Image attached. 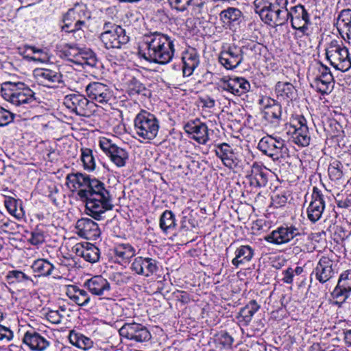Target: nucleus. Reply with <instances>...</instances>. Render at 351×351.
I'll return each mask as SVG.
<instances>
[{
	"instance_id": "1",
	"label": "nucleus",
	"mask_w": 351,
	"mask_h": 351,
	"mask_svg": "<svg viewBox=\"0 0 351 351\" xmlns=\"http://www.w3.org/2000/svg\"><path fill=\"white\" fill-rule=\"evenodd\" d=\"M288 0H254V12L267 25H283L290 21L293 29L304 36L312 33L310 14L304 5H296L287 9Z\"/></svg>"
},
{
	"instance_id": "2",
	"label": "nucleus",
	"mask_w": 351,
	"mask_h": 351,
	"mask_svg": "<svg viewBox=\"0 0 351 351\" xmlns=\"http://www.w3.org/2000/svg\"><path fill=\"white\" fill-rule=\"evenodd\" d=\"M66 180L71 191H76L79 198L86 202V213L95 219L101 220L102 214L114 208L109 191L98 179L76 173L68 174Z\"/></svg>"
},
{
	"instance_id": "3",
	"label": "nucleus",
	"mask_w": 351,
	"mask_h": 351,
	"mask_svg": "<svg viewBox=\"0 0 351 351\" xmlns=\"http://www.w3.org/2000/svg\"><path fill=\"white\" fill-rule=\"evenodd\" d=\"M173 40L162 33L155 32L143 36L138 47V54L149 62L160 64L169 63L174 56Z\"/></svg>"
},
{
	"instance_id": "4",
	"label": "nucleus",
	"mask_w": 351,
	"mask_h": 351,
	"mask_svg": "<svg viewBox=\"0 0 351 351\" xmlns=\"http://www.w3.org/2000/svg\"><path fill=\"white\" fill-rule=\"evenodd\" d=\"M90 12L83 3H76L62 17V32L71 34L75 40L85 37V29L88 27Z\"/></svg>"
},
{
	"instance_id": "5",
	"label": "nucleus",
	"mask_w": 351,
	"mask_h": 351,
	"mask_svg": "<svg viewBox=\"0 0 351 351\" xmlns=\"http://www.w3.org/2000/svg\"><path fill=\"white\" fill-rule=\"evenodd\" d=\"M2 97L16 107L28 109L37 105L35 93L24 83L5 82L1 85Z\"/></svg>"
},
{
	"instance_id": "6",
	"label": "nucleus",
	"mask_w": 351,
	"mask_h": 351,
	"mask_svg": "<svg viewBox=\"0 0 351 351\" xmlns=\"http://www.w3.org/2000/svg\"><path fill=\"white\" fill-rule=\"evenodd\" d=\"M160 122L158 118L151 112L142 110L134 120V130L136 135L143 140L154 139L159 131Z\"/></svg>"
},
{
	"instance_id": "7",
	"label": "nucleus",
	"mask_w": 351,
	"mask_h": 351,
	"mask_svg": "<svg viewBox=\"0 0 351 351\" xmlns=\"http://www.w3.org/2000/svg\"><path fill=\"white\" fill-rule=\"evenodd\" d=\"M258 149L264 155L278 161L288 156L289 149L285 140L280 137L273 135H266L259 141Z\"/></svg>"
},
{
	"instance_id": "8",
	"label": "nucleus",
	"mask_w": 351,
	"mask_h": 351,
	"mask_svg": "<svg viewBox=\"0 0 351 351\" xmlns=\"http://www.w3.org/2000/svg\"><path fill=\"white\" fill-rule=\"evenodd\" d=\"M326 58L337 70L348 71L351 68V58L348 49L337 41H332L326 50Z\"/></svg>"
},
{
	"instance_id": "9",
	"label": "nucleus",
	"mask_w": 351,
	"mask_h": 351,
	"mask_svg": "<svg viewBox=\"0 0 351 351\" xmlns=\"http://www.w3.org/2000/svg\"><path fill=\"white\" fill-rule=\"evenodd\" d=\"M119 335L137 343L148 341L152 338L149 330L141 324L136 322H126L119 330Z\"/></svg>"
},
{
	"instance_id": "10",
	"label": "nucleus",
	"mask_w": 351,
	"mask_h": 351,
	"mask_svg": "<svg viewBox=\"0 0 351 351\" xmlns=\"http://www.w3.org/2000/svg\"><path fill=\"white\" fill-rule=\"evenodd\" d=\"M289 132L291 134L292 141L301 147L309 145L311 136L306 119L302 116L294 118L291 123Z\"/></svg>"
},
{
	"instance_id": "11",
	"label": "nucleus",
	"mask_w": 351,
	"mask_h": 351,
	"mask_svg": "<svg viewBox=\"0 0 351 351\" xmlns=\"http://www.w3.org/2000/svg\"><path fill=\"white\" fill-rule=\"evenodd\" d=\"M337 274V263L328 256H322L313 269L311 275L322 284L330 281Z\"/></svg>"
},
{
	"instance_id": "12",
	"label": "nucleus",
	"mask_w": 351,
	"mask_h": 351,
	"mask_svg": "<svg viewBox=\"0 0 351 351\" xmlns=\"http://www.w3.org/2000/svg\"><path fill=\"white\" fill-rule=\"evenodd\" d=\"M63 104L71 112L80 116L88 115L93 104L84 95L79 93L66 95Z\"/></svg>"
},
{
	"instance_id": "13",
	"label": "nucleus",
	"mask_w": 351,
	"mask_h": 351,
	"mask_svg": "<svg viewBox=\"0 0 351 351\" xmlns=\"http://www.w3.org/2000/svg\"><path fill=\"white\" fill-rule=\"evenodd\" d=\"M351 293V269L343 271L339 278L337 284L331 292V297L335 300L336 304H343Z\"/></svg>"
},
{
	"instance_id": "14",
	"label": "nucleus",
	"mask_w": 351,
	"mask_h": 351,
	"mask_svg": "<svg viewBox=\"0 0 351 351\" xmlns=\"http://www.w3.org/2000/svg\"><path fill=\"white\" fill-rule=\"evenodd\" d=\"M99 145L104 152L110 158L111 161L118 167L125 165L128 158V152L112 143L110 140L104 138L100 141Z\"/></svg>"
},
{
	"instance_id": "15",
	"label": "nucleus",
	"mask_w": 351,
	"mask_h": 351,
	"mask_svg": "<svg viewBox=\"0 0 351 351\" xmlns=\"http://www.w3.org/2000/svg\"><path fill=\"white\" fill-rule=\"evenodd\" d=\"M300 235V230L294 226H280L265 237L267 242L281 245L287 243L295 237Z\"/></svg>"
},
{
	"instance_id": "16",
	"label": "nucleus",
	"mask_w": 351,
	"mask_h": 351,
	"mask_svg": "<svg viewBox=\"0 0 351 351\" xmlns=\"http://www.w3.org/2000/svg\"><path fill=\"white\" fill-rule=\"evenodd\" d=\"M86 91L91 100L99 104H107L113 97L111 88L101 82L89 83L86 87Z\"/></svg>"
},
{
	"instance_id": "17",
	"label": "nucleus",
	"mask_w": 351,
	"mask_h": 351,
	"mask_svg": "<svg viewBox=\"0 0 351 351\" xmlns=\"http://www.w3.org/2000/svg\"><path fill=\"white\" fill-rule=\"evenodd\" d=\"M34 76L38 84L49 88H53L62 83V75L57 69L37 68L34 71Z\"/></svg>"
},
{
	"instance_id": "18",
	"label": "nucleus",
	"mask_w": 351,
	"mask_h": 351,
	"mask_svg": "<svg viewBox=\"0 0 351 351\" xmlns=\"http://www.w3.org/2000/svg\"><path fill=\"white\" fill-rule=\"evenodd\" d=\"M84 286L93 295L99 297V299H104L111 290L110 283L102 276H94L87 280Z\"/></svg>"
},
{
	"instance_id": "19",
	"label": "nucleus",
	"mask_w": 351,
	"mask_h": 351,
	"mask_svg": "<svg viewBox=\"0 0 351 351\" xmlns=\"http://www.w3.org/2000/svg\"><path fill=\"white\" fill-rule=\"evenodd\" d=\"M311 201L307 208L308 219L315 223L322 217L325 208L324 197L321 191L316 186L313 188Z\"/></svg>"
},
{
	"instance_id": "20",
	"label": "nucleus",
	"mask_w": 351,
	"mask_h": 351,
	"mask_svg": "<svg viewBox=\"0 0 351 351\" xmlns=\"http://www.w3.org/2000/svg\"><path fill=\"white\" fill-rule=\"evenodd\" d=\"M243 50L236 45L230 46L227 50L221 52L219 61L226 69L237 68L243 61Z\"/></svg>"
},
{
	"instance_id": "21",
	"label": "nucleus",
	"mask_w": 351,
	"mask_h": 351,
	"mask_svg": "<svg viewBox=\"0 0 351 351\" xmlns=\"http://www.w3.org/2000/svg\"><path fill=\"white\" fill-rule=\"evenodd\" d=\"M220 88L234 95L241 96L250 89V84L243 77H223L221 80Z\"/></svg>"
},
{
	"instance_id": "22",
	"label": "nucleus",
	"mask_w": 351,
	"mask_h": 351,
	"mask_svg": "<svg viewBox=\"0 0 351 351\" xmlns=\"http://www.w3.org/2000/svg\"><path fill=\"white\" fill-rule=\"evenodd\" d=\"M131 269L138 275L149 277L158 271V261L149 257L137 256L132 263Z\"/></svg>"
},
{
	"instance_id": "23",
	"label": "nucleus",
	"mask_w": 351,
	"mask_h": 351,
	"mask_svg": "<svg viewBox=\"0 0 351 351\" xmlns=\"http://www.w3.org/2000/svg\"><path fill=\"white\" fill-rule=\"evenodd\" d=\"M75 228L80 237L88 240L95 241L101 234L98 224L89 218L78 219L75 224Z\"/></svg>"
},
{
	"instance_id": "24",
	"label": "nucleus",
	"mask_w": 351,
	"mask_h": 351,
	"mask_svg": "<svg viewBox=\"0 0 351 351\" xmlns=\"http://www.w3.org/2000/svg\"><path fill=\"white\" fill-rule=\"evenodd\" d=\"M184 128L191 138L199 144L205 145L209 140L207 125L198 119L188 122Z\"/></svg>"
},
{
	"instance_id": "25",
	"label": "nucleus",
	"mask_w": 351,
	"mask_h": 351,
	"mask_svg": "<svg viewBox=\"0 0 351 351\" xmlns=\"http://www.w3.org/2000/svg\"><path fill=\"white\" fill-rule=\"evenodd\" d=\"M215 154L219 158L223 164L230 169H234L239 166V160L234 149L226 143L215 145Z\"/></svg>"
},
{
	"instance_id": "26",
	"label": "nucleus",
	"mask_w": 351,
	"mask_h": 351,
	"mask_svg": "<svg viewBox=\"0 0 351 351\" xmlns=\"http://www.w3.org/2000/svg\"><path fill=\"white\" fill-rule=\"evenodd\" d=\"M267 176V169L255 162L251 166L250 170L247 171L246 177L249 180L251 186L261 188L267 185L268 182Z\"/></svg>"
},
{
	"instance_id": "27",
	"label": "nucleus",
	"mask_w": 351,
	"mask_h": 351,
	"mask_svg": "<svg viewBox=\"0 0 351 351\" xmlns=\"http://www.w3.org/2000/svg\"><path fill=\"white\" fill-rule=\"evenodd\" d=\"M99 38L108 49H120L130 40V37L126 34L123 28L118 30L116 33L100 34Z\"/></svg>"
},
{
	"instance_id": "28",
	"label": "nucleus",
	"mask_w": 351,
	"mask_h": 351,
	"mask_svg": "<svg viewBox=\"0 0 351 351\" xmlns=\"http://www.w3.org/2000/svg\"><path fill=\"white\" fill-rule=\"evenodd\" d=\"M335 25L341 38L351 45V9L341 10Z\"/></svg>"
},
{
	"instance_id": "29",
	"label": "nucleus",
	"mask_w": 351,
	"mask_h": 351,
	"mask_svg": "<svg viewBox=\"0 0 351 351\" xmlns=\"http://www.w3.org/2000/svg\"><path fill=\"white\" fill-rule=\"evenodd\" d=\"M23 342L33 351H44L50 343L44 336L33 330L25 333Z\"/></svg>"
},
{
	"instance_id": "30",
	"label": "nucleus",
	"mask_w": 351,
	"mask_h": 351,
	"mask_svg": "<svg viewBox=\"0 0 351 351\" xmlns=\"http://www.w3.org/2000/svg\"><path fill=\"white\" fill-rule=\"evenodd\" d=\"M73 250L77 256L91 263L97 262L100 257L99 248L90 243H77L74 246Z\"/></svg>"
},
{
	"instance_id": "31",
	"label": "nucleus",
	"mask_w": 351,
	"mask_h": 351,
	"mask_svg": "<svg viewBox=\"0 0 351 351\" xmlns=\"http://www.w3.org/2000/svg\"><path fill=\"white\" fill-rule=\"evenodd\" d=\"M260 305L256 300L250 301L244 307L241 308L236 318L241 327L247 326L252 322L254 315L259 310Z\"/></svg>"
},
{
	"instance_id": "32",
	"label": "nucleus",
	"mask_w": 351,
	"mask_h": 351,
	"mask_svg": "<svg viewBox=\"0 0 351 351\" xmlns=\"http://www.w3.org/2000/svg\"><path fill=\"white\" fill-rule=\"evenodd\" d=\"M182 62L183 75L187 77L191 75L199 64V56L197 50L194 48L186 50L183 54Z\"/></svg>"
},
{
	"instance_id": "33",
	"label": "nucleus",
	"mask_w": 351,
	"mask_h": 351,
	"mask_svg": "<svg viewBox=\"0 0 351 351\" xmlns=\"http://www.w3.org/2000/svg\"><path fill=\"white\" fill-rule=\"evenodd\" d=\"M68 297L78 306H87L93 303L88 293L75 285H71L66 292Z\"/></svg>"
},
{
	"instance_id": "34",
	"label": "nucleus",
	"mask_w": 351,
	"mask_h": 351,
	"mask_svg": "<svg viewBox=\"0 0 351 351\" xmlns=\"http://www.w3.org/2000/svg\"><path fill=\"white\" fill-rule=\"evenodd\" d=\"M281 105L274 99H267V104L265 106L263 111L265 119L273 123H278L281 118Z\"/></svg>"
},
{
	"instance_id": "35",
	"label": "nucleus",
	"mask_w": 351,
	"mask_h": 351,
	"mask_svg": "<svg viewBox=\"0 0 351 351\" xmlns=\"http://www.w3.org/2000/svg\"><path fill=\"white\" fill-rule=\"evenodd\" d=\"M254 255V250L250 245H241L235 251V257L232 260V264L235 267L250 262Z\"/></svg>"
},
{
	"instance_id": "36",
	"label": "nucleus",
	"mask_w": 351,
	"mask_h": 351,
	"mask_svg": "<svg viewBox=\"0 0 351 351\" xmlns=\"http://www.w3.org/2000/svg\"><path fill=\"white\" fill-rule=\"evenodd\" d=\"M311 86L322 95H328L333 89L334 78L329 75H326V77L316 76L311 83Z\"/></svg>"
},
{
	"instance_id": "37",
	"label": "nucleus",
	"mask_w": 351,
	"mask_h": 351,
	"mask_svg": "<svg viewBox=\"0 0 351 351\" xmlns=\"http://www.w3.org/2000/svg\"><path fill=\"white\" fill-rule=\"evenodd\" d=\"M127 92L130 97L139 95L143 98H147L151 95L150 90L136 78L130 80Z\"/></svg>"
},
{
	"instance_id": "38",
	"label": "nucleus",
	"mask_w": 351,
	"mask_h": 351,
	"mask_svg": "<svg viewBox=\"0 0 351 351\" xmlns=\"http://www.w3.org/2000/svg\"><path fill=\"white\" fill-rule=\"evenodd\" d=\"M70 343L82 350H88L93 347V341L89 338L84 336L80 332L71 330L69 335Z\"/></svg>"
},
{
	"instance_id": "39",
	"label": "nucleus",
	"mask_w": 351,
	"mask_h": 351,
	"mask_svg": "<svg viewBox=\"0 0 351 351\" xmlns=\"http://www.w3.org/2000/svg\"><path fill=\"white\" fill-rule=\"evenodd\" d=\"M241 16V11L233 7L228 8L219 14L220 20L226 25H231L234 23L239 22Z\"/></svg>"
},
{
	"instance_id": "40",
	"label": "nucleus",
	"mask_w": 351,
	"mask_h": 351,
	"mask_svg": "<svg viewBox=\"0 0 351 351\" xmlns=\"http://www.w3.org/2000/svg\"><path fill=\"white\" fill-rule=\"evenodd\" d=\"M32 269L38 276H49L54 269L53 265L46 259H37L32 265Z\"/></svg>"
},
{
	"instance_id": "41",
	"label": "nucleus",
	"mask_w": 351,
	"mask_h": 351,
	"mask_svg": "<svg viewBox=\"0 0 351 351\" xmlns=\"http://www.w3.org/2000/svg\"><path fill=\"white\" fill-rule=\"evenodd\" d=\"M4 205L8 212L15 218L20 219L24 216V211L21 204H19L17 199L12 197H5Z\"/></svg>"
},
{
	"instance_id": "42",
	"label": "nucleus",
	"mask_w": 351,
	"mask_h": 351,
	"mask_svg": "<svg viewBox=\"0 0 351 351\" xmlns=\"http://www.w3.org/2000/svg\"><path fill=\"white\" fill-rule=\"evenodd\" d=\"M160 228L167 234L176 228V222L175 215L171 210H166L160 217Z\"/></svg>"
},
{
	"instance_id": "43",
	"label": "nucleus",
	"mask_w": 351,
	"mask_h": 351,
	"mask_svg": "<svg viewBox=\"0 0 351 351\" xmlns=\"http://www.w3.org/2000/svg\"><path fill=\"white\" fill-rule=\"evenodd\" d=\"M114 254L119 262L126 263L135 255V250L130 244H122L114 249Z\"/></svg>"
},
{
	"instance_id": "44",
	"label": "nucleus",
	"mask_w": 351,
	"mask_h": 351,
	"mask_svg": "<svg viewBox=\"0 0 351 351\" xmlns=\"http://www.w3.org/2000/svg\"><path fill=\"white\" fill-rule=\"evenodd\" d=\"M278 95L287 99L292 100L295 95V87L289 82H278L276 86Z\"/></svg>"
},
{
	"instance_id": "45",
	"label": "nucleus",
	"mask_w": 351,
	"mask_h": 351,
	"mask_svg": "<svg viewBox=\"0 0 351 351\" xmlns=\"http://www.w3.org/2000/svg\"><path fill=\"white\" fill-rule=\"evenodd\" d=\"M80 158L84 169L91 171L95 169V161L92 149L89 148H82Z\"/></svg>"
},
{
	"instance_id": "46",
	"label": "nucleus",
	"mask_w": 351,
	"mask_h": 351,
	"mask_svg": "<svg viewBox=\"0 0 351 351\" xmlns=\"http://www.w3.org/2000/svg\"><path fill=\"white\" fill-rule=\"evenodd\" d=\"M82 64H86L91 67H96L98 60L96 54L89 49H82L80 54V60Z\"/></svg>"
},
{
	"instance_id": "47",
	"label": "nucleus",
	"mask_w": 351,
	"mask_h": 351,
	"mask_svg": "<svg viewBox=\"0 0 351 351\" xmlns=\"http://www.w3.org/2000/svg\"><path fill=\"white\" fill-rule=\"evenodd\" d=\"M343 165L339 160H335L331 164H330L328 172L329 178L331 180L339 181L343 177Z\"/></svg>"
},
{
	"instance_id": "48",
	"label": "nucleus",
	"mask_w": 351,
	"mask_h": 351,
	"mask_svg": "<svg viewBox=\"0 0 351 351\" xmlns=\"http://www.w3.org/2000/svg\"><path fill=\"white\" fill-rule=\"evenodd\" d=\"M289 196L288 191L278 190L271 196V203L276 208L284 206L288 201Z\"/></svg>"
},
{
	"instance_id": "49",
	"label": "nucleus",
	"mask_w": 351,
	"mask_h": 351,
	"mask_svg": "<svg viewBox=\"0 0 351 351\" xmlns=\"http://www.w3.org/2000/svg\"><path fill=\"white\" fill-rule=\"evenodd\" d=\"M5 278L9 284L22 282L31 280L28 276L19 270L9 271Z\"/></svg>"
},
{
	"instance_id": "50",
	"label": "nucleus",
	"mask_w": 351,
	"mask_h": 351,
	"mask_svg": "<svg viewBox=\"0 0 351 351\" xmlns=\"http://www.w3.org/2000/svg\"><path fill=\"white\" fill-rule=\"evenodd\" d=\"M215 341L224 348H230L234 339L226 331H221L215 336Z\"/></svg>"
},
{
	"instance_id": "51",
	"label": "nucleus",
	"mask_w": 351,
	"mask_h": 351,
	"mask_svg": "<svg viewBox=\"0 0 351 351\" xmlns=\"http://www.w3.org/2000/svg\"><path fill=\"white\" fill-rule=\"evenodd\" d=\"M45 237L44 230L40 227L36 226L32 232L31 238L29 239V241L34 245H38L45 241Z\"/></svg>"
},
{
	"instance_id": "52",
	"label": "nucleus",
	"mask_w": 351,
	"mask_h": 351,
	"mask_svg": "<svg viewBox=\"0 0 351 351\" xmlns=\"http://www.w3.org/2000/svg\"><path fill=\"white\" fill-rule=\"evenodd\" d=\"M206 0H190L185 5V10L189 6H192V11L195 15L201 14Z\"/></svg>"
},
{
	"instance_id": "53",
	"label": "nucleus",
	"mask_w": 351,
	"mask_h": 351,
	"mask_svg": "<svg viewBox=\"0 0 351 351\" xmlns=\"http://www.w3.org/2000/svg\"><path fill=\"white\" fill-rule=\"evenodd\" d=\"M82 49L76 44H66L64 46L65 55L76 58L77 61L80 60Z\"/></svg>"
},
{
	"instance_id": "54",
	"label": "nucleus",
	"mask_w": 351,
	"mask_h": 351,
	"mask_svg": "<svg viewBox=\"0 0 351 351\" xmlns=\"http://www.w3.org/2000/svg\"><path fill=\"white\" fill-rule=\"evenodd\" d=\"M14 114L0 106V127L7 125L14 119Z\"/></svg>"
},
{
	"instance_id": "55",
	"label": "nucleus",
	"mask_w": 351,
	"mask_h": 351,
	"mask_svg": "<svg viewBox=\"0 0 351 351\" xmlns=\"http://www.w3.org/2000/svg\"><path fill=\"white\" fill-rule=\"evenodd\" d=\"M47 319L53 324H59L62 322L63 315L60 311L49 310L45 315Z\"/></svg>"
},
{
	"instance_id": "56",
	"label": "nucleus",
	"mask_w": 351,
	"mask_h": 351,
	"mask_svg": "<svg viewBox=\"0 0 351 351\" xmlns=\"http://www.w3.org/2000/svg\"><path fill=\"white\" fill-rule=\"evenodd\" d=\"M123 29L121 26L111 22H105L103 26L104 32L101 34H109L117 32L118 30Z\"/></svg>"
},
{
	"instance_id": "57",
	"label": "nucleus",
	"mask_w": 351,
	"mask_h": 351,
	"mask_svg": "<svg viewBox=\"0 0 351 351\" xmlns=\"http://www.w3.org/2000/svg\"><path fill=\"white\" fill-rule=\"evenodd\" d=\"M113 280L117 285H121L128 283L131 280V277L125 274L118 272L113 275Z\"/></svg>"
},
{
	"instance_id": "58",
	"label": "nucleus",
	"mask_w": 351,
	"mask_h": 351,
	"mask_svg": "<svg viewBox=\"0 0 351 351\" xmlns=\"http://www.w3.org/2000/svg\"><path fill=\"white\" fill-rule=\"evenodd\" d=\"M13 337L12 331L3 326L0 325V341L6 340L10 341Z\"/></svg>"
},
{
	"instance_id": "59",
	"label": "nucleus",
	"mask_w": 351,
	"mask_h": 351,
	"mask_svg": "<svg viewBox=\"0 0 351 351\" xmlns=\"http://www.w3.org/2000/svg\"><path fill=\"white\" fill-rule=\"evenodd\" d=\"M283 276L282 280L286 284H292L293 281V271L291 267H288L287 269L283 270L282 272Z\"/></svg>"
},
{
	"instance_id": "60",
	"label": "nucleus",
	"mask_w": 351,
	"mask_h": 351,
	"mask_svg": "<svg viewBox=\"0 0 351 351\" xmlns=\"http://www.w3.org/2000/svg\"><path fill=\"white\" fill-rule=\"evenodd\" d=\"M336 201L339 208H348L351 210V193L345 199H336Z\"/></svg>"
},
{
	"instance_id": "61",
	"label": "nucleus",
	"mask_w": 351,
	"mask_h": 351,
	"mask_svg": "<svg viewBox=\"0 0 351 351\" xmlns=\"http://www.w3.org/2000/svg\"><path fill=\"white\" fill-rule=\"evenodd\" d=\"M319 74L317 75L319 77H326V75H329L330 77H333L330 70L328 67L326 66H324L323 64H320L319 69H318Z\"/></svg>"
},
{
	"instance_id": "62",
	"label": "nucleus",
	"mask_w": 351,
	"mask_h": 351,
	"mask_svg": "<svg viewBox=\"0 0 351 351\" xmlns=\"http://www.w3.org/2000/svg\"><path fill=\"white\" fill-rule=\"evenodd\" d=\"M177 298L178 300L183 304H186L190 300L189 294L184 291H179V295Z\"/></svg>"
},
{
	"instance_id": "63",
	"label": "nucleus",
	"mask_w": 351,
	"mask_h": 351,
	"mask_svg": "<svg viewBox=\"0 0 351 351\" xmlns=\"http://www.w3.org/2000/svg\"><path fill=\"white\" fill-rule=\"evenodd\" d=\"M204 106L211 108L215 106V101L212 98H207L204 100Z\"/></svg>"
},
{
	"instance_id": "64",
	"label": "nucleus",
	"mask_w": 351,
	"mask_h": 351,
	"mask_svg": "<svg viewBox=\"0 0 351 351\" xmlns=\"http://www.w3.org/2000/svg\"><path fill=\"white\" fill-rule=\"evenodd\" d=\"M344 339L346 341V343L351 346V330H348L344 332Z\"/></svg>"
}]
</instances>
